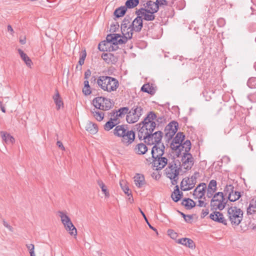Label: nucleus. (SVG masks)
Wrapping results in <instances>:
<instances>
[{
  "mask_svg": "<svg viewBox=\"0 0 256 256\" xmlns=\"http://www.w3.org/2000/svg\"><path fill=\"white\" fill-rule=\"evenodd\" d=\"M114 136L122 138L121 142L125 146L132 144L135 138V133L132 130H127L124 125H118L113 130Z\"/></svg>",
  "mask_w": 256,
  "mask_h": 256,
  "instance_id": "obj_1",
  "label": "nucleus"
},
{
  "mask_svg": "<svg viewBox=\"0 0 256 256\" xmlns=\"http://www.w3.org/2000/svg\"><path fill=\"white\" fill-rule=\"evenodd\" d=\"M156 114L153 112H150L142 120L143 126H142V131L141 134H138L140 140H142L148 134H150L153 132L156 128V122L153 120L156 118Z\"/></svg>",
  "mask_w": 256,
  "mask_h": 256,
  "instance_id": "obj_2",
  "label": "nucleus"
},
{
  "mask_svg": "<svg viewBox=\"0 0 256 256\" xmlns=\"http://www.w3.org/2000/svg\"><path fill=\"white\" fill-rule=\"evenodd\" d=\"M98 86L104 90L111 92L116 90L119 86L117 79L109 76H100L97 80Z\"/></svg>",
  "mask_w": 256,
  "mask_h": 256,
  "instance_id": "obj_3",
  "label": "nucleus"
},
{
  "mask_svg": "<svg viewBox=\"0 0 256 256\" xmlns=\"http://www.w3.org/2000/svg\"><path fill=\"white\" fill-rule=\"evenodd\" d=\"M243 212L236 206H231L228 209V216L232 226H238L243 218Z\"/></svg>",
  "mask_w": 256,
  "mask_h": 256,
  "instance_id": "obj_4",
  "label": "nucleus"
},
{
  "mask_svg": "<svg viewBox=\"0 0 256 256\" xmlns=\"http://www.w3.org/2000/svg\"><path fill=\"white\" fill-rule=\"evenodd\" d=\"M228 200L224 198L222 192L216 193L210 201L212 210H222L226 206Z\"/></svg>",
  "mask_w": 256,
  "mask_h": 256,
  "instance_id": "obj_5",
  "label": "nucleus"
},
{
  "mask_svg": "<svg viewBox=\"0 0 256 256\" xmlns=\"http://www.w3.org/2000/svg\"><path fill=\"white\" fill-rule=\"evenodd\" d=\"M178 165L176 162L173 160L168 164V167L165 169V173L166 176L172 180L173 184L178 183V175L180 173V168H178Z\"/></svg>",
  "mask_w": 256,
  "mask_h": 256,
  "instance_id": "obj_6",
  "label": "nucleus"
},
{
  "mask_svg": "<svg viewBox=\"0 0 256 256\" xmlns=\"http://www.w3.org/2000/svg\"><path fill=\"white\" fill-rule=\"evenodd\" d=\"M144 112L143 108L139 104L134 105L126 115V120L129 124H134L138 120Z\"/></svg>",
  "mask_w": 256,
  "mask_h": 256,
  "instance_id": "obj_7",
  "label": "nucleus"
},
{
  "mask_svg": "<svg viewBox=\"0 0 256 256\" xmlns=\"http://www.w3.org/2000/svg\"><path fill=\"white\" fill-rule=\"evenodd\" d=\"M92 104L96 109L103 111L108 110L113 106V104L110 99L102 96L95 98L92 100Z\"/></svg>",
  "mask_w": 256,
  "mask_h": 256,
  "instance_id": "obj_8",
  "label": "nucleus"
},
{
  "mask_svg": "<svg viewBox=\"0 0 256 256\" xmlns=\"http://www.w3.org/2000/svg\"><path fill=\"white\" fill-rule=\"evenodd\" d=\"M59 216L62 224H64L65 229L68 232L71 236H76L77 234V230L72 223L70 218L64 212H59Z\"/></svg>",
  "mask_w": 256,
  "mask_h": 256,
  "instance_id": "obj_9",
  "label": "nucleus"
},
{
  "mask_svg": "<svg viewBox=\"0 0 256 256\" xmlns=\"http://www.w3.org/2000/svg\"><path fill=\"white\" fill-rule=\"evenodd\" d=\"M162 136L163 133L161 131H158L154 133L148 134L142 138V140H144L145 142L148 145H155L162 144L161 140Z\"/></svg>",
  "mask_w": 256,
  "mask_h": 256,
  "instance_id": "obj_10",
  "label": "nucleus"
},
{
  "mask_svg": "<svg viewBox=\"0 0 256 256\" xmlns=\"http://www.w3.org/2000/svg\"><path fill=\"white\" fill-rule=\"evenodd\" d=\"M147 158L146 160L152 164L154 167L156 168L157 170H161L168 164V160L166 158L162 156H158L156 158Z\"/></svg>",
  "mask_w": 256,
  "mask_h": 256,
  "instance_id": "obj_11",
  "label": "nucleus"
},
{
  "mask_svg": "<svg viewBox=\"0 0 256 256\" xmlns=\"http://www.w3.org/2000/svg\"><path fill=\"white\" fill-rule=\"evenodd\" d=\"M178 124L176 121L171 122L165 128V136L168 140H171L178 131Z\"/></svg>",
  "mask_w": 256,
  "mask_h": 256,
  "instance_id": "obj_12",
  "label": "nucleus"
},
{
  "mask_svg": "<svg viewBox=\"0 0 256 256\" xmlns=\"http://www.w3.org/2000/svg\"><path fill=\"white\" fill-rule=\"evenodd\" d=\"M118 48L116 44H114L110 41L104 40L100 42L98 46V48L102 52H112L116 50Z\"/></svg>",
  "mask_w": 256,
  "mask_h": 256,
  "instance_id": "obj_13",
  "label": "nucleus"
},
{
  "mask_svg": "<svg viewBox=\"0 0 256 256\" xmlns=\"http://www.w3.org/2000/svg\"><path fill=\"white\" fill-rule=\"evenodd\" d=\"M182 161V166L186 170L191 169L194 164V158L190 153H183Z\"/></svg>",
  "mask_w": 256,
  "mask_h": 256,
  "instance_id": "obj_14",
  "label": "nucleus"
},
{
  "mask_svg": "<svg viewBox=\"0 0 256 256\" xmlns=\"http://www.w3.org/2000/svg\"><path fill=\"white\" fill-rule=\"evenodd\" d=\"M137 16H140L142 20L152 21L155 19L154 14L150 12V10H146L145 8H142L136 12Z\"/></svg>",
  "mask_w": 256,
  "mask_h": 256,
  "instance_id": "obj_15",
  "label": "nucleus"
},
{
  "mask_svg": "<svg viewBox=\"0 0 256 256\" xmlns=\"http://www.w3.org/2000/svg\"><path fill=\"white\" fill-rule=\"evenodd\" d=\"M165 146L164 144H155L152 148L151 154L152 158H156L158 156H162L164 154Z\"/></svg>",
  "mask_w": 256,
  "mask_h": 256,
  "instance_id": "obj_16",
  "label": "nucleus"
},
{
  "mask_svg": "<svg viewBox=\"0 0 256 256\" xmlns=\"http://www.w3.org/2000/svg\"><path fill=\"white\" fill-rule=\"evenodd\" d=\"M206 188V185L205 183L200 184L193 192L194 198L201 199L204 196Z\"/></svg>",
  "mask_w": 256,
  "mask_h": 256,
  "instance_id": "obj_17",
  "label": "nucleus"
},
{
  "mask_svg": "<svg viewBox=\"0 0 256 256\" xmlns=\"http://www.w3.org/2000/svg\"><path fill=\"white\" fill-rule=\"evenodd\" d=\"M130 26H132V28H131V30L136 32H140L143 26L142 18L140 16H137L132 22Z\"/></svg>",
  "mask_w": 256,
  "mask_h": 256,
  "instance_id": "obj_18",
  "label": "nucleus"
},
{
  "mask_svg": "<svg viewBox=\"0 0 256 256\" xmlns=\"http://www.w3.org/2000/svg\"><path fill=\"white\" fill-rule=\"evenodd\" d=\"M184 138L185 136L182 132H178L170 144L171 148L174 150H178V148H176V146H178V144L180 145L184 140Z\"/></svg>",
  "mask_w": 256,
  "mask_h": 256,
  "instance_id": "obj_19",
  "label": "nucleus"
},
{
  "mask_svg": "<svg viewBox=\"0 0 256 256\" xmlns=\"http://www.w3.org/2000/svg\"><path fill=\"white\" fill-rule=\"evenodd\" d=\"M210 218L215 222L222 223L224 225L227 224V221L224 218L223 214L219 212H214L210 214Z\"/></svg>",
  "mask_w": 256,
  "mask_h": 256,
  "instance_id": "obj_20",
  "label": "nucleus"
},
{
  "mask_svg": "<svg viewBox=\"0 0 256 256\" xmlns=\"http://www.w3.org/2000/svg\"><path fill=\"white\" fill-rule=\"evenodd\" d=\"M134 182L136 186L140 188H142L146 184L144 176L141 174H136L134 177Z\"/></svg>",
  "mask_w": 256,
  "mask_h": 256,
  "instance_id": "obj_21",
  "label": "nucleus"
},
{
  "mask_svg": "<svg viewBox=\"0 0 256 256\" xmlns=\"http://www.w3.org/2000/svg\"><path fill=\"white\" fill-rule=\"evenodd\" d=\"M177 242L192 249H194L196 248L194 242L192 239L188 238H182L178 239Z\"/></svg>",
  "mask_w": 256,
  "mask_h": 256,
  "instance_id": "obj_22",
  "label": "nucleus"
},
{
  "mask_svg": "<svg viewBox=\"0 0 256 256\" xmlns=\"http://www.w3.org/2000/svg\"><path fill=\"white\" fill-rule=\"evenodd\" d=\"M156 2H154L152 0L148 1L145 4H144V6L145 9L146 10H150V12H152L154 14L158 12V6L156 5Z\"/></svg>",
  "mask_w": 256,
  "mask_h": 256,
  "instance_id": "obj_23",
  "label": "nucleus"
},
{
  "mask_svg": "<svg viewBox=\"0 0 256 256\" xmlns=\"http://www.w3.org/2000/svg\"><path fill=\"white\" fill-rule=\"evenodd\" d=\"M102 58L108 64H114L117 61V58L111 53H104L102 55Z\"/></svg>",
  "mask_w": 256,
  "mask_h": 256,
  "instance_id": "obj_24",
  "label": "nucleus"
},
{
  "mask_svg": "<svg viewBox=\"0 0 256 256\" xmlns=\"http://www.w3.org/2000/svg\"><path fill=\"white\" fill-rule=\"evenodd\" d=\"M178 148V150L180 152L182 150L184 149V153H189V151L191 148V142L190 140H186L184 143H182L180 145L178 144L176 146Z\"/></svg>",
  "mask_w": 256,
  "mask_h": 256,
  "instance_id": "obj_25",
  "label": "nucleus"
},
{
  "mask_svg": "<svg viewBox=\"0 0 256 256\" xmlns=\"http://www.w3.org/2000/svg\"><path fill=\"white\" fill-rule=\"evenodd\" d=\"M119 122V121H118L116 118H110V120L104 125V129L106 131H109L114 127H116Z\"/></svg>",
  "mask_w": 256,
  "mask_h": 256,
  "instance_id": "obj_26",
  "label": "nucleus"
},
{
  "mask_svg": "<svg viewBox=\"0 0 256 256\" xmlns=\"http://www.w3.org/2000/svg\"><path fill=\"white\" fill-rule=\"evenodd\" d=\"M86 130L92 134H95L98 131L97 125L91 122H86L85 126Z\"/></svg>",
  "mask_w": 256,
  "mask_h": 256,
  "instance_id": "obj_27",
  "label": "nucleus"
},
{
  "mask_svg": "<svg viewBox=\"0 0 256 256\" xmlns=\"http://www.w3.org/2000/svg\"><path fill=\"white\" fill-rule=\"evenodd\" d=\"M148 150V148L146 144L143 143H140L136 146L134 152L138 154H144Z\"/></svg>",
  "mask_w": 256,
  "mask_h": 256,
  "instance_id": "obj_28",
  "label": "nucleus"
},
{
  "mask_svg": "<svg viewBox=\"0 0 256 256\" xmlns=\"http://www.w3.org/2000/svg\"><path fill=\"white\" fill-rule=\"evenodd\" d=\"M18 52L22 59L26 65L28 67H31L32 64V60L21 49H18Z\"/></svg>",
  "mask_w": 256,
  "mask_h": 256,
  "instance_id": "obj_29",
  "label": "nucleus"
},
{
  "mask_svg": "<svg viewBox=\"0 0 256 256\" xmlns=\"http://www.w3.org/2000/svg\"><path fill=\"white\" fill-rule=\"evenodd\" d=\"M141 90L142 92L148 93L152 95H153L156 92L155 88L152 85H150L149 84H146L142 86L141 88Z\"/></svg>",
  "mask_w": 256,
  "mask_h": 256,
  "instance_id": "obj_30",
  "label": "nucleus"
},
{
  "mask_svg": "<svg viewBox=\"0 0 256 256\" xmlns=\"http://www.w3.org/2000/svg\"><path fill=\"white\" fill-rule=\"evenodd\" d=\"M175 188H176L172 194L171 197L174 202H178L181 198L182 196V192H180L178 186H176Z\"/></svg>",
  "mask_w": 256,
  "mask_h": 256,
  "instance_id": "obj_31",
  "label": "nucleus"
},
{
  "mask_svg": "<svg viewBox=\"0 0 256 256\" xmlns=\"http://www.w3.org/2000/svg\"><path fill=\"white\" fill-rule=\"evenodd\" d=\"M1 134L3 140L7 144H13L14 142V138L10 134L4 132H2Z\"/></svg>",
  "mask_w": 256,
  "mask_h": 256,
  "instance_id": "obj_32",
  "label": "nucleus"
},
{
  "mask_svg": "<svg viewBox=\"0 0 256 256\" xmlns=\"http://www.w3.org/2000/svg\"><path fill=\"white\" fill-rule=\"evenodd\" d=\"M56 94L53 96L54 100L56 104V109L58 110L60 108V106H63V102L60 97V94L58 90H56Z\"/></svg>",
  "mask_w": 256,
  "mask_h": 256,
  "instance_id": "obj_33",
  "label": "nucleus"
},
{
  "mask_svg": "<svg viewBox=\"0 0 256 256\" xmlns=\"http://www.w3.org/2000/svg\"><path fill=\"white\" fill-rule=\"evenodd\" d=\"M182 204L184 206L186 209L190 210L196 206V202L192 199L188 198L183 200Z\"/></svg>",
  "mask_w": 256,
  "mask_h": 256,
  "instance_id": "obj_34",
  "label": "nucleus"
},
{
  "mask_svg": "<svg viewBox=\"0 0 256 256\" xmlns=\"http://www.w3.org/2000/svg\"><path fill=\"white\" fill-rule=\"evenodd\" d=\"M256 212V198H252L250 203V205L247 208V214H252Z\"/></svg>",
  "mask_w": 256,
  "mask_h": 256,
  "instance_id": "obj_35",
  "label": "nucleus"
},
{
  "mask_svg": "<svg viewBox=\"0 0 256 256\" xmlns=\"http://www.w3.org/2000/svg\"><path fill=\"white\" fill-rule=\"evenodd\" d=\"M122 36L120 34H108L106 38V40L110 41L114 44H116L118 45V40H119L118 38H121Z\"/></svg>",
  "mask_w": 256,
  "mask_h": 256,
  "instance_id": "obj_36",
  "label": "nucleus"
},
{
  "mask_svg": "<svg viewBox=\"0 0 256 256\" xmlns=\"http://www.w3.org/2000/svg\"><path fill=\"white\" fill-rule=\"evenodd\" d=\"M98 110V109H96L94 108L92 110V112L96 119L97 120L100 122L104 118V113L102 112H100Z\"/></svg>",
  "mask_w": 256,
  "mask_h": 256,
  "instance_id": "obj_37",
  "label": "nucleus"
},
{
  "mask_svg": "<svg viewBox=\"0 0 256 256\" xmlns=\"http://www.w3.org/2000/svg\"><path fill=\"white\" fill-rule=\"evenodd\" d=\"M199 175V173L196 172L190 178H188L186 180L189 182V186L190 188V190L192 189L196 182V179Z\"/></svg>",
  "mask_w": 256,
  "mask_h": 256,
  "instance_id": "obj_38",
  "label": "nucleus"
},
{
  "mask_svg": "<svg viewBox=\"0 0 256 256\" xmlns=\"http://www.w3.org/2000/svg\"><path fill=\"white\" fill-rule=\"evenodd\" d=\"M126 10L127 8L125 6H121L118 8H116L114 12V15L116 18L122 16L126 14Z\"/></svg>",
  "mask_w": 256,
  "mask_h": 256,
  "instance_id": "obj_39",
  "label": "nucleus"
},
{
  "mask_svg": "<svg viewBox=\"0 0 256 256\" xmlns=\"http://www.w3.org/2000/svg\"><path fill=\"white\" fill-rule=\"evenodd\" d=\"M234 187L232 184L226 185L224 189V195L225 196L228 195V199H230L232 196H231L232 193L234 192Z\"/></svg>",
  "mask_w": 256,
  "mask_h": 256,
  "instance_id": "obj_40",
  "label": "nucleus"
},
{
  "mask_svg": "<svg viewBox=\"0 0 256 256\" xmlns=\"http://www.w3.org/2000/svg\"><path fill=\"white\" fill-rule=\"evenodd\" d=\"M134 33L127 32V35H123L122 38H120L118 40L119 44H126L128 40L132 38Z\"/></svg>",
  "mask_w": 256,
  "mask_h": 256,
  "instance_id": "obj_41",
  "label": "nucleus"
},
{
  "mask_svg": "<svg viewBox=\"0 0 256 256\" xmlns=\"http://www.w3.org/2000/svg\"><path fill=\"white\" fill-rule=\"evenodd\" d=\"M139 4V0H127L126 2V6L127 8H132L136 6Z\"/></svg>",
  "mask_w": 256,
  "mask_h": 256,
  "instance_id": "obj_42",
  "label": "nucleus"
},
{
  "mask_svg": "<svg viewBox=\"0 0 256 256\" xmlns=\"http://www.w3.org/2000/svg\"><path fill=\"white\" fill-rule=\"evenodd\" d=\"M120 184L124 193L126 194L128 196H130V194L129 193L131 191L129 189L128 186H127L126 182L124 180H122L120 182Z\"/></svg>",
  "mask_w": 256,
  "mask_h": 256,
  "instance_id": "obj_43",
  "label": "nucleus"
},
{
  "mask_svg": "<svg viewBox=\"0 0 256 256\" xmlns=\"http://www.w3.org/2000/svg\"><path fill=\"white\" fill-rule=\"evenodd\" d=\"M186 178H184L180 184V188L183 191L189 190L190 188L189 186V182L186 180Z\"/></svg>",
  "mask_w": 256,
  "mask_h": 256,
  "instance_id": "obj_44",
  "label": "nucleus"
},
{
  "mask_svg": "<svg viewBox=\"0 0 256 256\" xmlns=\"http://www.w3.org/2000/svg\"><path fill=\"white\" fill-rule=\"evenodd\" d=\"M186 178H184L180 184V188L183 191L189 190L190 188L189 186V182L186 180Z\"/></svg>",
  "mask_w": 256,
  "mask_h": 256,
  "instance_id": "obj_45",
  "label": "nucleus"
},
{
  "mask_svg": "<svg viewBox=\"0 0 256 256\" xmlns=\"http://www.w3.org/2000/svg\"><path fill=\"white\" fill-rule=\"evenodd\" d=\"M98 184L102 189V192L104 194L106 197L110 196V194L107 190L106 187L101 180H98Z\"/></svg>",
  "mask_w": 256,
  "mask_h": 256,
  "instance_id": "obj_46",
  "label": "nucleus"
},
{
  "mask_svg": "<svg viewBox=\"0 0 256 256\" xmlns=\"http://www.w3.org/2000/svg\"><path fill=\"white\" fill-rule=\"evenodd\" d=\"M216 181L214 180H211L208 186V190H210V191H212L214 192H215L216 190Z\"/></svg>",
  "mask_w": 256,
  "mask_h": 256,
  "instance_id": "obj_47",
  "label": "nucleus"
},
{
  "mask_svg": "<svg viewBox=\"0 0 256 256\" xmlns=\"http://www.w3.org/2000/svg\"><path fill=\"white\" fill-rule=\"evenodd\" d=\"M132 22H130V17H126L122 22L121 24V28H132V26H130Z\"/></svg>",
  "mask_w": 256,
  "mask_h": 256,
  "instance_id": "obj_48",
  "label": "nucleus"
},
{
  "mask_svg": "<svg viewBox=\"0 0 256 256\" xmlns=\"http://www.w3.org/2000/svg\"><path fill=\"white\" fill-rule=\"evenodd\" d=\"M231 196H232V197L228 199L230 202H235L241 196L240 192L236 191L234 192V193H232Z\"/></svg>",
  "mask_w": 256,
  "mask_h": 256,
  "instance_id": "obj_49",
  "label": "nucleus"
},
{
  "mask_svg": "<svg viewBox=\"0 0 256 256\" xmlns=\"http://www.w3.org/2000/svg\"><path fill=\"white\" fill-rule=\"evenodd\" d=\"M130 111L128 108V107H123L120 108L118 111V116H122L125 114H128V112Z\"/></svg>",
  "mask_w": 256,
  "mask_h": 256,
  "instance_id": "obj_50",
  "label": "nucleus"
},
{
  "mask_svg": "<svg viewBox=\"0 0 256 256\" xmlns=\"http://www.w3.org/2000/svg\"><path fill=\"white\" fill-rule=\"evenodd\" d=\"M139 210L140 212V213L142 214V216H143L144 220H146V222L147 224H148L149 228H151L152 230H154V231L156 232V234H158V232H157V230L156 228H154L152 226H151V224L149 223L145 214H144V212L142 210L139 208Z\"/></svg>",
  "mask_w": 256,
  "mask_h": 256,
  "instance_id": "obj_51",
  "label": "nucleus"
},
{
  "mask_svg": "<svg viewBox=\"0 0 256 256\" xmlns=\"http://www.w3.org/2000/svg\"><path fill=\"white\" fill-rule=\"evenodd\" d=\"M156 4L158 6V9L159 10L160 6H168V2L166 0H156Z\"/></svg>",
  "mask_w": 256,
  "mask_h": 256,
  "instance_id": "obj_52",
  "label": "nucleus"
},
{
  "mask_svg": "<svg viewBox=\"0 0 256 256\" xmlns=\"http://www.w3.org/2000/svg\"><path fill=\"white\" fill-rule=\"evenodd\" d=\"M132 28L128 26V28H121V31L122 35H127V32L128 33H133V31L131 30Z\"/></svg>",
  "mask_w": 256,
  "mask_h": 256,
  "instance_id": "obj_53",
  "label": "nucleus"
},
{
  "mask_svg": "<svg viewBox=\"0 0 256 256\" xmlns=\"http://www.w3.org/2000/svg\"><path fill=\"white\" fill-rule=\"evenodd\" d=\"M82 92L86 96H88L92 92L90 90V88H87L84 86V88H82Z\"/></svg>",
  "mask_w": 256,
  "mask_h": 256,
  "instance_id": "obj_54",
  "label": "nucleus"
},
{
  "mask_svg": "<svg viewBox=\"0 0 256 256\" xmlns=\"http://www.w3.org/2000/svg\"><path fill=\"white\" fill-rule=\"evenodd\" d=\"M168 234L172 238H175L176 237V233L173 230H168Z\"/></svg>",
  "mask_w": 256,
  "mask_h": 256,
  "instance_id": "obj_55",
  "label": "nucleus"
},
{
  "mask_svg": "<svg viewBox=\"0 0 256 256\" xmlns=\"http://www.w3.org/2000/svg\"><path fill=\"white\" fill-rule=\"evenodd\" d=\"M26 248L29 250L30 253H33L34 252V246L33 244H29L26 245Z\"/></svg>",
  "mask_w": 256,
  "mask_h": 256,
  "instance_id": "obj_56",
  "label": "nucleus"
},
{
  "mask_svg": "<svg viewBox=\"0 0 256 256\" xmlns=\"http://www.w3.org/2000/svg\"><path fill=\"white\" fill-rule=\"evenodd\" d=\"M193 218L192 215H187L184 218V220L188 223H191Z\"/></svg>",
  "mask_w": 256,
  "mask_h": 256,
  "instance_id": "obj_57",
  "label": "nucleus"
},
{
  "mask_svg": "<svg viewBox=\"0 0 256 256\" xmlns=\"http://www.w3.org/2000/svg\"><path fill=\"white\" fill-rule=\"evenodd\" d=\"M91 71L90 69H88L84 72V78L88 80L91 75Z\"/></svg>",
  "mask_w": 256,
  "mask_h": 256,
  "instance_id": "obj_58",
  "label": "nucleus"
},
{
  "mask_svg": "<svg viewBox=\"0 0 256 256\" xmlns=\"http://www.w3.org/2000/svg\"><path fill=\"white\" fill-rule=\"evenodd\" d=\"M142 126H143L142 121L141 122L136 125V129L138 130V134H142L141 132L142 131Z\"/></svg>",
  "mask_w": 256,
  "mask_h": 256,
  "instance_id": "obj_59",
  "label": "nucleus"
},
{
  "mask_svg": "<svg viewBox=\"0 0 256 256\" xmlns=\"http://www.w3.org/2000/svg\"><path fill=\"white\" fill-rule=\"evenodd\" d=\"M110 114L112 116L111 118H116L117 120L119 121L118 118L120 116H117L118 114V112L117 111H116V112H111Z\"/></svg>",
  "mask_w": 256,
  "mask_h": 256,
  "instance_id": "obj_60",
  "label": "nucleus"
},
{
  "mask_svg": "<svg viewBox=\"0 0 256 256\" xmlns=\"http://www.w3.org/2000/svg\"><path fill=\"white\" fill-rule=\"evenodd\" d=\"M86 56V50H84L80 54V58L85 60Z\"/></svg>",
  "mask_w": 256,
  "mask_h": 256,
  "instance_id": "obj_61",
  "label": "nucleus"
},
{
  "mask_svg": "<svg viewBox=\"0 0 256 256\" xmlns=\"http://www.w3.org/2000/svg\"><path fill=\"white\" fill-rule=\"evenodd\" d=\"M56 145L62 150H65V148H64V146H63L62 142L60 141H57Z\"/></svg>",
  "mask_w": 256,
  "mask_h": 256,
  "instance_id": "obj_62",
  "label": "nucleus"
},
{
  "mask_svg": "<svg viewBox=\"0 0 256 256\" xmlns=\"http://www.w3.org/2000/svg\"><path fill=\"white\" fill-rule=\"evenodd\" d=\"M214 192H212V191H210V190H207V192H206V196L208 198H212L213 197V196H214Z\"/></svg>",
  "mask_w": 256,
  "mask_h": 256,
  "instance_id": "obj_63",
  "label": "nucleus"
},
{
  "mask_svg": "<svg viewBox=\"0 0 256 256\" xmlns=\"http://www.w3.org/2000/svg\"><path fill=\"white\" fill-rule=\"evenodd\" d=\"M208 214V210L206 209V210H202V216L201 217L202 218L205 217L206 216H207Z\"/></svg>",
  "mask_w": 256,
  "mask_h": 256,
  "instance_id": "obj_64",
  "label": "nucleus"
}]
</instances>
